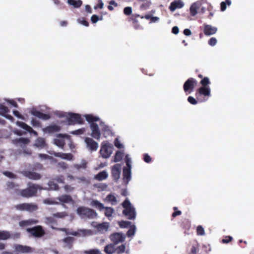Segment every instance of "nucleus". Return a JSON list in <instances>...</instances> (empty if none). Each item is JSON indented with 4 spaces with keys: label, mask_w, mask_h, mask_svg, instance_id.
Returning a JSON list of instances; mask_svg holds the SVG:
<instances>
[{
    "label": "nucleus",
    "mask_w": 254,
    "mask_h": 254,
    "mask_svg": "<svg viewBox=\"0 0 254 254\" xmlns=\"http://www.w3.org/2000/svg\"><path fill=\"white\" fill-rule=\"evenodd\" d=\"M57 115L59 118L64 119L62 122L67 125L81 124L83 123V119L78 114L58 112Z\"/></svg>",
    "instance_id": "f257e3e1"
},
{
    "label": "nucleus",
    "mask_w": 254,
    "mask_h": 254,
    "mask_svg": "<svg viewBox=\"0 0 254 254\" xmlns=\"http://www.w3.org/2000/svg\"><path fill=\"white\" fill-rule=\"evenodd\" d=\"M90 205L96 208L100 211H104L105 215L109 219H111L113 214L114 213V210L111 207H105L104 205L97 200H92Z\"/></svg>",
    "instance_id": "f03ea898"
},
{
    "label": "nucleus",
    "mask_w": 254,
    "mask_h": 254,
    "mask_svg": "<svg viewBox=\"0 0 254 254\" xmlns=\"http://www.w3.org/2000/svg\"><path fill=\"white\" fill-rule=\"evenodd\" d=\"M57 200L62 203H73V201L70 195L65 194L59 197L58 198H48L44 199L43 202L46 204L49 205L58 204H59V202L57 201Z\"/></svg>",
    "instance_id": "7ed1b4c3"
},
{
    "label": "nucleus",
    "mask_w": 254,
    "mask_h": 254,
    "mask_svg": "<svg viewBox=\"0 0 254 254\" xmlns=\"http://www.w3.org/2000/svg\"><path fill=\"white\" fill-rule=\"evenodd\" d=\"M200 83L202 86L197 90L198 94L204 96L209 97L211 95V89L209 87L210 84L209 78L207 77H204L200 81Z\"/></svg>",
    "instance_id": "20e7f679"
},
{
    "label": "nucleus",
    "mask_w": 254,
    "mask_h": 254,
    "mask_svg": "<svg viewBox=\"0 0 254 254\" xmlns=\"http://www.w3.org/2000/svg\"><path fill=\"white\" fill-rule=\"evenodd\" d=\"M125 209L123 214L129 219H134L136 217V212L134 208L131 205L128 200L126 199L122 204Z\"/></svg>",
    "instance_id": "39448f33"
},
{
    "label": "nucleus",
    "mask_w": 254,
    "mask_h": 254,
    "mask_svg": "<svg viewBox=\"0 0 254 254\" xmlns=\"http://www.w3.org/2000/svg\"><path fill=\"white\" fill-rule=\"evenodd\" d=\"M40 186L33 184H29L28 188L20 191V194L24 197H31L34 195L38 190H42Z\"/></svg>",
    "instance_id": "423d86ee"
},
{
    "label": "nucleus",
    "mask_w": 254,
    "mask_h": 254,
    "mask_svg": "<svg viewBox=\"0 0 254 254\" xmlns=\"http://www.w3.org/2000/svg\"><path fill=\"white\" fill-rule=\"evenodd\" d=\"M76 212L77 214L82 218H94L97 216V213L95 211L85 207H78Z\"/></svg>",
    "instance_id": "0eeeda50"
},
{
    "label": "nucleus",
    "mask_w": 254,
    "mask_h": 254,
    "mask_svg": "<svg viewBox=\"0 0 254 254\" xmlns=\"http://www.w3.org/2000/svg\"><path fill=\"white\" fill-rule=\"evenodd\" d=\"M113 145L108 141H104L101 143L100 154L102 157L108 158L113 152Z\"/></svg>",
    "instance_id": "6e6552de"
},
{
    "label": "nucleus",
    "mask_w": 254,
    "mask_h": 254,
    "mask_svg": "<svg viewBox=\"0 0 254 254\" xmlns=\"http://www.w3.org/2000/svg\"><path fill=\"white\" fill-rule=\"evenodd\" d=\"M63 231L65 232L66 234L71 235L75 236H79V237H86L90 236L92 234V232L90 230L87 229H80L77 231H67L65 229H61Z\"/></svg>",
    "instance_id": "1a4fd4ad"
},
{
    "label": "nucleus",
    "mask_w": 254,
    "mask_h": 254,
    "mask_svg": "<svg viewBox=\"0 0 254 254\" xmlns=\"http://www.w3.org/2000/svg\"><path fill=\"white\" fill-rule=\"evenodd\" d=\"M91 129L90 135L97 140H99L101 133L98 125L96 124H91L90 125Z\"/></svg>",
    "instance_id": "9d476101"
},
{
    "label": "nucleus",
    "mask_w": 254,
    "mask_h": 254,
    "mask_svg": "<svg viewBox=\"0 0 254 254\" xmlns=\"http://www.w3.org/2000/svg\"><path fill=\"white\" fill-rule=\"evenodd\" d=\"M84 142L86 147L91 151H96L98 148V143L92 138L86 137L84 138Z\"/></svg>",
    "instance_id": "9b49d317"
},
{
    "label": "nucleus",
    "mask_w": 254,
    "mask_h": 254,
    "mask_svg": "<svg viewBox=\"0 0 254 254\" xmlns=\"http://www.w3.org/2000/svg\"><path fill=\"white\" fill-rule=\"evenodd\" d=\"M197 84L196 80L193 78H190L188 79L184 83V90L187 92L189 91V93L192 91L194 87Z\"/></svg>",
    "instance_id": "f8f14e48"
},
{
    "label": "nucleus",
    "mask_w": 254,
    "mask_h": 254,
    "mask_svg": "<svg viewBox=\"0 0 254 254\" xmlns=\"http://www.w3.org/2000/svg\"><path fill=\"white\" fill-rule=\"evenodd\" d=\"M68 138V135L66 134H59L54 140V143L60 148H63L65 143V138Z\"/></svg>",
    "instance_id": "ddd939ff"
},
{
    "label": "nucleus",
    "mask_w": 254,
    "mask_h": 254,
    "mask_svg": "<svg viewBox=\"0 0 254 254\" xmlns=\"http://www.w3.org/2000/svg\"><path fill=\"white\" fill-rule=\"evenodd\" d=\"M15 208L19 210H27L32 211L37 209V206L31 203H22L15 206Z\"/></svg>",
    "instance_id": "4468645a"
},
{
    "label": "nucleus",
    "mask_w": 254,
    "mask_h": 254,
    "mask_svg": "<svg viewBox=\"0 0 254 254\" xmlns=\"http://www.w3.org/2000/svg\"><path fill=\"white\" fill-rule=\"evenodd\" d=\"M92 225L93 227L96 228L97 231L100 233H105L108 231L109 227V223L108 222H103L98 224H96L95 223H93Z\"/></svg>",
    "instance_id": "2eb2a0df"
},
{
    "label": "nucleus",
    "mask_w": 254,
    "mask_h": 254,
    "mask_svg": "<svg viewBox=\"0 0 254 254\" xmlns=\"http://www.w3.org/2000/svg\"><path fill=\"white\" fill-rule=\"evenodd\" d=\"M110 239L115 245H117L124 241L125 236L122 233H116L111 235Z\"/></svg>",
    "instance_id": "dca6fc26"
},
{
    "label": "nucleus",
    "mask_w": 254,
    "mask_h": 254,
    "mask_svg": "<svg viewBox=\"0 0 254 254\" xmlns=\"http://www.w3.org/2000/svg\"><path fill=\"white\" fill-rule=\"evenodd\" d=\"M100 125L101 127L103 135L106 138L113 135L112 129L110 127L107 125L104 122H101Z\"/></svg>",
    "instance_id": "f3484780"
},
{
    "label": "nucleus",
    "mask_w": 254,
    "mask_h": 254,
    "mask_svg": "<svg viewBox=\"0 0 254 254\" xmlns=\"http://www.w3.org/2000/svg\"><path fill=\"white\" fill-rule=\"evenodd\" d=\"M9 112V110L8 107L4 106L3 104L0 103V115L5 117L6 119L11 121V122L13 121V117L8 115V113Z\"/></svg>",
    "instance_id": "a211bd4d"
},
{
    "label": "nucleus",
    "mask_w": 254,
    "mask_h": 254,
    "mask_svg": "<svg viewBox=\"0 0 254 254\" xmlns=\"http://www.w3.org/2000/svg\"><path fill=\"white\" fill-rule=\"evenodd\" d=\"M122 166L120 164L115 165L112 169V175L114 179L118 181L120 178Z\"/></svg>",
    "instance_id": "6ab92c4d"
},
{
    "label": "nucleus",
    "mask_w": 254,
    "mask_h": 254,
    "mask_svg": "<svg viewBox=\"0 0 254 254\" xmlns=\"http://www.w3.org/2000/svg\"><path fill=\"white\" fill-rule=\"evenodd\" d=\"M27 232L30 233L34 237H39L42 236L44 234V231L41 226H37L31 229H27Z\"/></svg>",
    "instance_id": "aec40b11"
},
{
    "label": "nucleus",
    "mask_w": 254,
    "mask_h": 254,
    "mask_svg": "<svg viewBox=\"0 0 254 254\" xmlns=\"http://www.w3.org/2000/svg\"><path fill=\"white\" fill-rule=\"evenodd\" d=\"M131 179V168H124L123 180L126 185H127Z\"/></svg>",
    "instance_id": "412c9836"
},
{
    "label": "nucleus",
    "mask_w": 254,
    "mask_h": 254,
    "mask_svg": "<svg viewBox=\"0 0 254 254\" xmlns=\"http://www.w3.org/2000/svg\"><path fill=\"white\" fill-rule=\"evenodd\" d=\"M16 125L21 128L26 130L29 133H33L35 136H37L38 135L37 132L34 130L31 127L29 126L25 123L18 121L16 122Z\"/></svg>",
    "instance_id": "4be33fe9"
},
{
    "label": "nucleus",
    "mask_w": 254,
    "mask_h": 254,
    "mask_svg": "<svg viewBox=\"0 0 254 254\" xmlns=\"http://www.w3.org/2000/svg\"><path fill=\"white\" fill-rule=\"evenodd\" d=\"M19 236V233H15L14 234L10 235L9 232L2 231H0V240H5L10 237L15 238H18Z\"/></svg>",
    "instance_id": "5701e85b"
},
{
    "label": "nucleus",
    "mask_w": 254,
    "mask_h": 254,
    "mask_svg": "<svg viewBox=\"0 0 254 254\" xmlns=\"http://www.w3.org/2000/svg\"><path fill=\"white\" fill-rule=\"evenodd\" d=\"M61 127L60 126L56 125H52L43 128V131L46 133H51L57 132L60 130Z\"/></svg>",
    "instance_id": "b1692460"
},
{
    "label": "nucleus",
    "mask_w": 254,
    "mask_h": 254,
    "mask_svg": "<svg viewBox=\"0 0 254 254\" xmlns=\"http://www.w3.org/2000/svg\"><path fill=\"white\" fill-rule=\"evenodd\" d=\"M15 250L18 253L32 252V249L31 248L20 245H16L15 246Z\"/></svg>",
    "instance_id": "393cba45"
},
{
    "label": "nucleus",
    "mask_w": 254,
    "mask_h": 254,
    "mask_svg": "<svg viewBox=\"0 0 254 254\" xmlns=\"http://www.w3.org/2000/svg\"><path fill=\"white\" fill-rule=\"evenodd\" d=\"M184 6V3L180 0L173 1L171 3L169 6L170 10L173 12L177 8H181Z\"/></svg>",
    "instance_id": "a878e982"
},
{
    "label": "nucleus",
    "mask_w": 254,
    "mask_h": 254,
    "mask_svg": "<svg viewBox=\"0 0 254 254\" xmlns=\"http://www.w3.org/2000/svg\"><path fill=\"white\" fill-rule=\"evenodd\" d=\"M217 31V28L210 25H205L204 29V33L206 35H213Z\"/></svg>",
    "instance_id": "bb28decb"
},
{
    "label": "nucleus",
    "mask_w": 254,
    "mask_h": 254,
    "mask_svg": "<svg viewBox=\"0 0 254 254\" xmlns=\"http://www.w3.org/2000/svg\"><path fill=\"white\" fill-rule=\"evenodd\" d=\"M23 175L26 177L32 180H39L40 179V175L32 172L24 171L22 172Z\"/></svg>",
    "instance_id": "cd10ccee"
},
{
    "label": "nucleus",
    "mask_w": 254,
    "mask_h": 254,
    "mask_svg": "<svg viewBox=\"0 0 254 254\" xmlns=\"http://www.w3.org/2000/svg\"><path fill=\"white\" fill-rule=\"evenodd\" d=\"M51 154H54L56 157H60L62 159L67 160H71L73 158V156L70 153H56L53 152L51 153Z\"/></svg>",
    "instance_id": "c85d7f7f"
},
{
    "label": "nucleus",
    "mask_w": 254,
    "mask_h": 254,
    "mask_svg": "<svg viewBox=\"0 0 254 254\" xmlns=\"http://www.w3.org/2000/svg\"><path fill=\"white\" fill-rule=\"evenodd\" d=\"M200 6V3L199 2H195L193 3L190 8V13L191 16H195L197 13V10L199 8Z\"/></svg>",
    "instance_id": "c756f323"
},
{
    "label": "nucleus",
    "mask_w": 254,
    "mask_h": 254,
    "mask_svg": "<svg viewBox=\"0 0 254 254\" xmlns=\"http://www.w3.org/2000/svg\"><path fill=\"white\" fill-rule=\"evenodd\" d=\"M84 117L86 120L90 124H95L94 122L100 121V118L98 116H94L93 114L85 115Z\"/></svg>",
    "instance_id": "7c9ffc66"
},
{
    "label": "nucleus",
    "mask_w": 254,
    "mask_h": 254,
    "mask_svg": "<svg viewBox=\"0 0 254 254\" xmlns=\"http://www.w3.org/2000/svg\"><path fill=\"white\" fill-rule=\"evenodd\" d=\"M104 200L110 203L112 205H116L118 202L117 197L114 195L112 194L108 195Z\"/></svg>",
    "instance_id": "2f4dec72"
},
{
    "label": "nucleus",
    "mask_w": 254,
    "mask_h": 254,
    "mask_svg": "<svg viewBox=\"0 0 254 254\" xmlns=\"http://www.w3.org/2000/svg\"><path fill=\"white\" fill-rule=\"evenodd\" d=\"M38 223V221L34 219H29L26 220L22 221L19 222V225L21 227H26L32 224Z\"/></svg>",
    "instance_id": "473e14b6"
},
{
    "label": "nucleus",
    "mask_w": 254,
    "mask_h": 254,
    "mask_svg": "<svg viewBox=\"0 0 254 254\" xmlns=\"http://www.w3.org/2000/svg\"><path fill=\"white\" fill-rule=\"evenodd\" d=\"M115 244H109L107 245L104 249L105 252L107 254H113L116 252Z\"/></svg>",
    "instance_id": "72a5a7b5"
},
{
    "label": "nucleus",
    "mask_w": 254,
    "mask_h": 254,
    "mask_svg": "<svg viewBox=\"0 0 254 254\" xmlns=\"http://www.w3.org/2000/svg\"><path fill=\"white\" fill-rule=\"evenodd\" d=\"M35 145L41 148L45 147L46 143L44 139L41 137L38 138L35 141Z\"/></svg>",
    "instance_id": "f704fd0d"
},
{
    "label": "nucleus",
    "mask_w": 254,
    "mask_h": 254,
    "mask_svg": "<svg viewBox=\"0 0 254 254\" xmlns=\"http://www.w3.org/2000/svg\"><path fill=\"white\" fill-rule=\"evenodd\" d=\"M108 176V174L106 171H102L98 173L95 176V178L99 181H102L106 179Z\"/></svg>",
    "instance_id": "c9c22d12"
},
{
    "label": "nucleus",
    "mask_w": 254,
    "mask_h": 254,
    "mask_svg": "<svg viewBox=\"0 0 254 254\" xmlns=\"http://www.w3.org/2000/svg\"><path fill=\"white\" fill-rule=\"evenodd\" d=\"M124 152L123 151L118 150L116 151L115 155L114 156V162H119L122 160L123 156H124Z\"/></svg>",
    "instance_id": "e433bc0d"
},
{
    "label": "nucleus",
    "mask_w": 254,
    "mask_h": 254,
    "mask_svg": "<svg viewBox=\"0 0 254 254\" xmlns=\"http://www.w3.org/2000/svg\"><path fill=\"white\" fill-rule=\"evenodd\" d=\"M67 3L75 8H78L82 4V1L80 0H67Z\"/></svg>",
    "instance_id": "4c0bfd02"
},
{
    "label": "nucleus",
    "mask_w": 254,
    "mask_h": 254,
    "mask_svg": "<svg viewBox=\"0 0 254 254\" xmlns=\"http://www.w3.org/2000/svg\"><path fill=\"white\" fill-rule=\"evenodd\" d=\"M48 188H43V190H57L58 186L53 181H50L48 183Z\"/></svg>",
    "instance_id": "58836bf2"
},
{
    "label": "nucleus",
    "mask_w": 254,
    "mask_h": 254,
    "mask_svg": "<svg viewBox=\"0 0 254 254\" xmlns=\"http://www.w3.org/2000/svg\"><path fill=\"white\" fill-rule=\"evenodd\" d=\"M232 3L231 0H226L225 1H222L220 3L221 10L224 11L226 9V5L230 6Z\"/></svg>",
    "instance_id": "ea45409f"
},
{
    "label": "nucleus",
    "mask_w": 254,
    "mask_h": 254,
    "mask_svg": "<svg viewBox=\"0 0 254 254\" xmlns=\"http://www.w3.org/2000/svg\"><path fill=\"white\" fill-rule=\"evenodd\" d=\"M74 241V239L72 237H68L65 238L64 240V242L66 244L65 247L70 248L71 245Z\"/></svg>",
    "instance_id": "a19ab883"
},
{
    "label": "nucleus",
    "mask_w": 254,
    "mask_h": 254,
    "mask_svg": "<svg viewBox=\"0 0 254 254\" xmlns=\"http://www.w3.org/2000/svg\"><path fill=\"white\" fill-rule=\"evenodd\" d=\"M136 231V227L134 225H132L130 227L129 229L127 231V235L128 237H132L133 236Z\"/></svg>",
    "instance_id": "79ce46f5"
},
{
    "label": "nucleus",
    "mask_w": 254,
    "mask_h": 254,
    "mask_svg": "<svg viewBox=\"0 0 254 254\" xmlns=\"http://www.w3.org/2000/svg\"><path fill=\"white\" fill-rule=\"evenodd\" d=\"M85 254H101V251L98 249H91L84 252Z\"/></svg>",
    "instance_id": "37998d69"
},
{
    "label": "nucleus",
    "mask_w": 254,
    "mask_h": 254,
    "mask_svg": "<svg viewBox=\"0 0 254 254\" xmlns=\"http://www.w3.org/2000/svg\"><path fill=\"white\" fill-rule=\"evenodd\" d=\"M45 222L47 224L51 225V227L53 229H55L54 227H53V225L55 223V220L54 218H53V217L46 218Z\"/></svg>",
    "instance_id": "c03bdc74"
},
{
    "label": "nucleus",
    "mask_w": 254,
    "mask_h": 254,
    "mask_svg": "<svg viewBox=\"0 0 254 254\" xmlns=\"http://www.w3.org/2000/svg\"><path fill=\"white\" fill-rule=\"evenodd\" d=\"M86 165V163L85 161H82L79 164H74L73 167L77 170H79L81 168H85Z\"/></svg>",
    "instance_id": "a18cd8bd"
},
{
    "label": "nucleus",
    "mask_w": 254,
    "mask_h": 254,
    "mask_svg": "<svg viewBox=\"0 0 254 254\" xmlns=\"http://www.w3.org/2000/svg\"><path fill=\"white\" fill-rule=\"evenodd\" d=\"M86 130L85 128H81L74 131H71V133L74 135H80L82 134L85 132Z\"/></svg>",
    "instance_id": "49530a36"
},
{
    "label": "nucleus",
    "mask_w": 254,
    "mask_h": 254,
    "mask_svg": "<svg viewBox=\"0 0 254 254\" xmlns=\"http://www.w3.org/2000/svg\"><path fill=\"white\" fill-rule=\"evenodd\" d=\"M197 234L199 236H203L205 235V231L201 226H198L196 228Z\"/></svg>",
    "instance_id": "de8ad7c7"
},
{
    "label": "nucleus",
    "mask_w": 254,
    "mask_h": 254,
    "mask_svg": "<svg viewBox=\"0 0 254 254\" xmlns=\"http://www.w3.org/2000/svg\"><path fill=\"white\" fill-rule=\"evenodd\" d=\"M126 162L127 166V168H131V159L128 154L126 156Z\"/></svg>",
    "instance_id": "09e8293b"
},
{
    "label": "nucleus",
    "mask_w": 254,
    "mask_h": 254,
    "mask_svg": "<svg viewBox=\"0 0 254 254\" xmlns=\"http://www.w3.org/2000/svg\"><path fill=\"white\" fill-rule=\"evenodd\" d=\"M7 189L8 190H17L18 186L17 185H14L12 183L8 182L7 183Z\"/></svg>",
    "instance_id": "8fccbe9b"
},
{
    "label": "nucleus",
    "mask_w": 254,
    "mask_h": 254,
    "mask_svg": "<svg viewBox=\"0 0 254 254\" xmlns=\"http://www.w3.org/2000/svg\"><path fill=\"white\" fill-rule=\"evenodd\" d=\"M126 250V246L125 245H122L116 248V251L118 253L121 254L125 252Z\"/></svg>",
    "instance_id": "3c124183"
},
{
    "label": "nucleus",
    "mask_w": 254,
    "mask_h": 254,
    "mask_svg": "<svg viewBox=\"0 0 254 254\" xmlns=\"http://www.w3.org/2000/svg\"><path fill=\"white\" fill-rule=\"evenodd\" d=\"M114 144L116 147L118 148H124V145L119 140V138H116L114 141Z\"/></svg>",
    "instance_id": "603ef678"
},
{
    "label": "nucleus",
    "mask_w": 254,
    "mask_h": 254,
    "mask_svg": "<svg viewBox=\"0 0 254 254\" xmlns=\"http://www.w3.org/2000/svg\"><path fill=\"white\" fill-rule=\"evenodd\" d=\"M131 223L129 221H121L119 222V226L121 228H127L130 225Z\"/></svg>",
    "instance_id": "864d4df0"
},
{
    "label": "nucleus",
    "mask_w": 254,
    "mask_h": 254,
    "mask_svg": "<svg viewBox=\"0 0 254 254\" xmlns=\"http://www.w3.org/2000/svg\"><path fill=\"white\" fill-rule=\"evenodd\" d=\"M53 215L54 217H56L63 218L65 216H67V214L65 212H58V213H55V214H54Z\"/></svg>",
    "instance_id": "5fc2aeb1"
},
{
    "label": "nucleus",
    "mask_w": 254,
    "mask_h": 254,
    "mask_svg": "<svg viewBox=\"0 0 254 254\" xmlns=\"http://www.w3.org/2000/svg\"><path fill=\"white\" fill-rule=\"evenodd\" d=\"M30 113L31 114L35 116V117H37L38 118H39L40 115V113L41 112H40L39 111H37L36 109L35 108H32L31 109V110H30Z\"/></svg>",
    "instance_id": "6e6d98bb"
},
{
    "label": "nucleus",
    "mask_w": 254,
    "mask_h": 254,
    "mask_svg": "<svg viewBox=\"0 0 254 254\" xmlns=\"http://www.w3.org/2000/svg\"><path fill=\"white\" fill-rule=\"evenodd\" d=\"M38 118L42 119L43 120H48L50 118V116L48 114L41 113Z\"/></svg>",
    "instance_id": "4d7b16f0"
},
{
    "label": "nucleus",
    "mask_w": 254,
    "mask_h": 254,
    "mask_svg": "<svg viewBox=\"0 0 254 254\" xmlns=\"http://www.w3.org/2000/svg\"><path fill=\"white\" fill-rule=\"evenodd\" d=\"M124 12L125 14L127 15H129L132 13V8L131 7L128 6L126 7L124 9Z\"/></svg>",
    "instance_id": "13d9d810"
},
{
    "label": "nucleus",
    "mask_w": 254,
    "mask_h": 254,
    "mask_svg": "<svg viewBox=\"0 0 254 254\" xmlns=\"http://www.w3.org/2000/svg\"><path fill=\"white\" fill-rule=\"evenodd\" d=\"M217 39L215 38H211L208 41V44L211 46H214L217 43Z\"/></svg>",
    "instance_id": "bf43d9fd"
},
{
    "label": "nucleus",
    "mask_w": 254,
    "mask_h": 254,
    "mask_svg": "<svg viewBox=\"0 0 254 254\" xmlns=\"http://www.w3.org/2000/svg\"><path fill=\"white\" fill-rule=\"evenodd\" d=\"M64 190L65 191L70 192L74 190V188L70 185H65L64 187Z\"/></svg>",
    "instance_id": "052dcab7"
},
{
    "label": "nucleus",
    "mask_w": 254,
    "mask_h": 254,
    "mask_svg": "<svg viewBox=\"0 0 254 254\" xmlns=\"http://www.w3.org/2000/svg\"><path fill=\"white\" fill-rule=\"evenodd\" d=\"M31 124L34 127H40V126L39 121L34 119L31 120Z\"/></svg>",
    "instance_id": "680f3d73"
},
{
    "label": "nucleus",
    "mask_w": 254,
    "mask_h": 254,
    "mask_svg": "<svg viewBox=\"0 0 254 254\" xmlns=\"http://www.w3.org/2000/svg\"><path fill=\"white\" fill-rule=\"evenodd\" d=\"M64 177L63 176H59L55 178V180H56L57 182L62 184L64 183Z\"/></svg>",
    "instance_id": "e2e57ef3"
},
{
    "label": "nucleus",
    "mask_w": 254,
    "mask_h": 254,
    "mask_svg": "<svg viewBox=\"0 0 254 254\" xmlns=\"http://www.w3.org/2000/svg\"><path fill=\"white\" fill-rule=\"evenodd\" d=\"M13 115L15 116H16L18 118H19L20 119H21V120H24V118L23 117V116L21 115L19 113V112L18 111H16V110L13 111Z\"/></svg>",
    "instance_id": "0e129e2a"
},
{
    "label": "nucleus",
    "mask_w": 254,
    "mask_h": 254,
    "mask_svg": "<svg viewBox=\"0 0 254 254\" xmlns=\"http://www.w3.org/2000/svg\"><path fill=\"white\" fill-rule=\"evenodd\" d=\"M77 21L79 24H82L85 26H88V23L84 18L79 19L77 20Z\"/></svg>",
    "instance_id": "69168bd1"
},
{
    "label": "nucleus",
    "mask_w": 254,
    "mask_h": 254,
    "mask_svg": "<svg viewBox=\"0 0 254 254\" xmlns=\"http://www.w3.org/2000/svg\"><path fill=\"white\" fill-rule=\"evenodd\" d=\"M188 101L189 102H190V104L192 105H195L197 103L195 99H194L193 97L191 96H190L188 97Z\"/></svg>",
    "instance_id": "338daca9"
},
{
    "label": "nucleus",
    "mask_w": 254,
    "mask_h": 254,
    "mask_svg": "<svg viewBox=\"0 0 254 254\" xmlns=\"http://www.w3.org/2000/svg\"><path fill=\"white\" fill-rule=\"evenodd\" d=\"M58 167L63 170L66 169L67 168L66 163L64 162H60L58 164Z\"/></svg>",
    "instance_id": "774afa93"
}]
</instances>
